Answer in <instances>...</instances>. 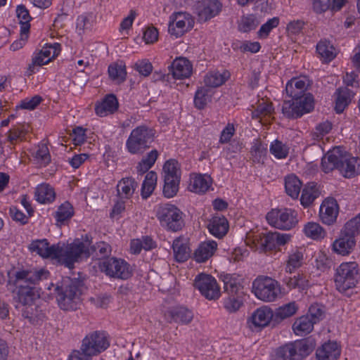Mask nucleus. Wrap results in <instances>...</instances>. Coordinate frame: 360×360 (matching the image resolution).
<instances>
[{
  "instance_id": "obj_2",
  "label": "nucleus",
  "mask_w": 360,
  "mask_h": 360,
  "mask_svg": "<svg viewBox=\"0 0 360 360\" xmlns=\"http://www.w3.org/2000/svg\"><path fill=\"white\" fill-rule=\"evenodd\" d=\"M307 89L303 79L293 78L287 83L285 91L292 100L285 101L282 106V112L286 117L296 119L314 109V97L305 93Z\"/></svg>"
},
{
  "instance_id": "obj_57",
  "label": "nucleus",
  "mask_w": 360,
  "mask_h": 360,
  "mask_svg": "<svg viewBox=\"0 0 360 360\" xmlns=\"http://www.w3.org/2000/svg\"><path fill=\"white\" fill-rule=\"evenodd\" d=\"M60 44L58 43H54L52 44H47L46 46L44 47L40 53L46 58L49 59V61L51 59L56 58L58 56L60 52Z\"/></svg>"
},
{
  "instance_id": "obj_53",
  "label": "nucleus",
  "mask_w": 360,
  "mask_h": 360,
  "mask_svg": "<svg viewBox=\"0 0 360 360\" xmlns=\"http://www.w3.org/2000/svg\"><path fill=\"white\" fill-rule=\"evenodd\" d=\"M269 150L278 159L285 158L288 154V147L277 139L271 143Z\"/></svg>"
},
{
  "instance_id": "obj_7",
  "label": "nucleus",
  "mask_w": 360,
  "mask_h": 360,
  "mask_svg": "<svg viewBox=\"0 0 360 360\" xmlns=\"http://www.w3.org/2000/svg\"><path fill=\"white\" fill-rule=\"evenodd\" d=\"M290 238L287 233L278 232H268L254 234L248 238V243L253 244L255 250L259 252H267L276 249L286 244Z\"/></svg>"
},
{
  "instance_id": "obj_58",
  "label": "nucleus",
  "mask_w": 360,
  "mask_h": 360,
  "mask_svg": "<svg viewBox=\"0 0 360 360\" xmlns=\"http://www.w3.org/2000/svg\"><path fill=\"white\" fill-rule=\"evenodd\" d=\"M315 324L324 318V311L318 304H311L306 314Z\"/></svg>"
},
{
  "instance_id": "obj_35",
  "label": "nucleus",
  "mask_w": 360,
  "mask_h": 360,
  "mask_svg": "<svg viewBox=\"0 0 360 360\" xmlns=\"http://www.w3.org/2000/svg\"><path fill=\"white\" fill-rule=\"evenodd\" d=\"M210 186V178L201 174L195 175L191 180L189 189L191 191L201 193L206 192Z\"/></svg>"
},
{
  "instance_id": "obj_20",
  "label": "nucleus",
  "mask_w": 360,
  "mask_h": 360,
  "mask_svg": "<svg viewBox=\"0 0 360 360\" xmlns=\"http://www.w3.org/2000/svg\"><path fill=\"white\" fill-rule=\"evenodd\" d=\"M165 319L169 323L188 324L193 319V313L188 308L179 306L171 308L165 311Z\"/></svg>"
},
{
  "instance_id": "obj_43",
  "label": "nucleus",
  "mask_w": 360,
  "mask_h": 360,
  "mask_svg": "<svg viewBox=\"0 0 360 360\" xmlns=\"http://www.w3.org/2000/svg\"><path fill=\"white\" fill-rule=\"evenodd\" d=\"M298 307L295 302H289L276 309L274 312V318L276 320H283L294 315Z\"/></svg>"
},
{
  "instance_id": "obj_19",
  "label": "nucleus",
  "mask_w": 360,
  "mask_h": 360,
  "mask_svg": "<svg viewBox=\"0 0 360 360\" xmlns=\"http://www.w3.org/2000/svg\"><path fill=\"white\" fill-rule=\"evenodd\" d=\"M338 212L339 207L336 200L333 198H326L320 207V218L323 223L331 225L336 221Z\"/></svg>"
},
{
  "instance_id": "obj_50",
  "label": "nucleus",
  "mask_w": 360,
  "mask_h": 360,
  "mask_svg": "<svg viewBox=\"0 0 360 360\" xmlns=\"http://www.w3.org/2000/svg\"><path fill=\"white\" fill-rule=\"evenodd\" d=\"M295 352L292 348L291 343L280 347L276 352L273 360H296L294 359ZM298 360V359H297Z\"/></svg>"
},
{
  "instance_id": "obj_22",
  "label": "nucleus",
  "mask_w": 360,
  "mask_h": 360,
  "mask_svg": "<svg viewBox=\"0 0 360 360\" xmlns=\"http://www.w3.org/2000/svg\"><path fill=\"white\" fill-rule=\"evenodd\" d=\"M139 186L138 182L132 177L122 178L118 181L116 188L117 198L120 199H130Z\"/></svg>"
},
{
  "instance_id": "obj_37",
  "label": "nucleus",
  "mask_w": 360,
  "mask_h": 360,
  "mask_svg": "<svg viewBox=\"0 0 360 360\" xmlns=\"http://www.w3.org/2000/svg\"><path fill=\"white\" fill-rule=\"evenodd\" d=\"M314 323L307 316L297 319L292 325V329L296 335H304L309 333L314 328Z\"/></svg>"
},
{
  "instance_id": "obj_3",
  "label": "nucleus",
  "mask_w": 360,
  "mask_h": 360,
  "mask_svg": "<svg viewBox=\"0 0 360 360\" xmlns=\"http://www.w3.org/2000/svg\"><path fill=\"white\" fill-rule=\"evenodd\" d=\"M359 160L351 156L341 147L329 150L321 159V169L329 173L337 169L345 178L354 177L359 173Z\"/></svg>"
},
{
  "instance_id": "obj_52",
  "label": "nucleus",
  "mask_w": 360,
  "mask_h": 360,
  "mask_svg": "<svg viewBox=\"0 0 360 360\" xmlns=\"http://www.w3.org/2000/svg\"><path fill=\"white\" fill-rule=\"evenodd\" d=\"M73 207L70 202H65L62 204L56 212V219L59 222H64L70 219L73 215Z\"/></svg>"
},
{
  "instance_id": "obj_41",
  "label": "nucleus",
  "mask_w": 360,
  "mask_h": 360,
  "mask_svg": "<svg viewBox=\"0 0 360 360\" xmlns=\"http://www.w3.org/2000/svg\"><path fill=\"white\" fill-rule=\"evenodd\" d=\"M303 231L304 234L310 238L319 240L326 236V231L321 225L316 222H308L304 226Z\"/></svg>"
},
{
  "instance_id": "obj_14",
  "label": "nucleus",
  "mask_w": 360,
  "mask_h": 360,
  "mask_svg": "<svg viewBox=\"0 0 360 360\" xmlns=\"http://www.w3.org/2000/svg\"><path fill=\"white\" fill-rule=\"evenodd\" d=\"M101 271L110 277L127 279L131 275L129 264L122 259L107 258L99 264Z\"/></svg>"
},
{
  "instance_id": "obj_48",
  "label": "nucleus",
  "mask_w": 360,
  "mask_h": 360,
  "mask_svg": "<svg viewBox=\"0 0 360 360\" xmlns=\"http://www.w3.org/2000/svg\"><path fill=\"white\" fill-rule=\"evenodd\" d=\"M341 231L353 238L360 234V213L347 221Z\"/></svg>"
},
{
  "instance_id": "obj_10",
  "label": "nucleus",
  "mask_w": 360,
  "mask_h": 360,
  "mask_svg": "<svg viewBox=\"0 0 360 360\" xmlns=\"http://www.w3.org/2000/svg\"><path fill=\"white\" fill-rule=\"evenodd\" d=\"M163 195L170 198L176 195L181 179V168L179 163L174 159H170L163 166Z\"/></svg>"
},
{
  "instance_id": "obj_51",
  "label": "nucleus",
  "mask_w": 360,
  "mask_h": 360,
  "mask_svg": "<svg viewBox=\"0 0 360 360\" xmlns=\"http://www.w3.org/2000/svg\"><path fill=\"white\" fill-rule=\"evenodd\" d=\"M158 157V152L157 150H152L148 153L146 158L137 166V169L139 172L145 173L150 169L155 164Z\"/></svg>"
},
{
  "instance_id": "obj_24",
  "label": "nucleus",
  "mask_w": 360,
  "mask_h": 360,
  "mask_svg": "<svg viewBox=\"0 0 360 360\" xmlns=\"http://www.w3.org/2000/svg\"><path fill=\"white\" fill-rule=\"evenodd\" d=\"M274 317V311L272 309L267 307L263 306L257 309L252 314L250 321L255 327H265Z\"/></svg>"
},
{
  "instance_id": "obj_61",
  "label": "nucleus",
  "mask_w": 360,
  "mask_h": 360,
  "mask_svg": "<svg viewBox=\"0 0 360 360\" xmlns=\"http://www.w3.org/2000/svg\"><path fill=\"white\" fill-rule=\"evenodd\" d=\"M47 244L48 241L46 239L37 240L32 242L29 246V249L32 252H34L44 257V254L47 252Z\"/></svg>"
},
{
  "instance_id": "obj_11",
  "label": "nucleus",
  "mask_w": 360,
  "mask_h": 360,
  "mask_svg": "<svg viewBox=\"0 0 360 360\" xmlns=\"http://www.w3.org/2000/svg\"><path fill=\"white\" fill-rule=\"evenodd\" d=\"M110 347V340L104 331H94L82 340L79 351L90 356H97Z\"/></svg>"
},
{
  "instance_id": "obj_34",
  "label": "nucleus",
  "mask_w": 360,
  "mask_h": 360,
  "mask_svg": "<svg viewBox=\"0 0 360 360\" xmlns=\"http://www.w3.org/2000/svg\"><path fill=\"white\" fill-rule=\"evenodd\" d=\"M34 193L36 200L40 203H49L55 199L54 190L47 184L38 186Z\"/></svg>"
},
{
  "instance_id": "obj_40",
  "label": "nucleus",
  "mask_w": 360,
  "mask_h": 360,
  "mask_svg": "<svg viewBox=\"0 0 360 360\" xmlns=\"http://www.w3.org/2000/svg\"><path fill=\"white\" fill-rule=\"evenodd\" d=\"M316 51L325 62L331 61L336 56L333 46L328 41H321L316 46Z\"/></svg>"
},
{
  "instance_id": "obj_31",
  "label": "nucleus",
  "mask_w": 360,
  "mask_h": 360,
  "mask_svg": "<svg viewBox=\"0 0 360 360\" xmlns=\"http://www.w3.org/2000/svg\"><path fill=\"white\" fill-rule=\"evenodd\" d=\"M336 95L335 110L337 113H341L351 102L354 94L347 87H340Z\"/></svg>"
},
{
  "instance_id": "obj_25",
  "label": "nucleus",
  "mask_w": 360,
  "mask_h": 360,
  "mask_svg": "<svg viewBox=\"0 0 360 360\" xmlns=\"http://www.w3.org/2000/svg\"><path fill=\"white\" fill-rule=\"evenodd\" d=\"M229 227L227 219L219 214H216L208 224L210 232L219 238L224 237L227 233Z\"/></svg>"
},
{
  "instance_id": "obj_49",
  "label": "nucleus",
  "mask_w": 360,
  "mask_h": 360,
  "mask_svg": "<svg viewBox=\"0 0 360 360\" xmlns=\"http://www.w3.org/2000/svg\"><path fill=\"white\" fill-rule=\"evenodd\" d=\"M259 24V21L255 15H248L241 18L238 29L240 32H248L256 29Z\"/></svg>"
},
{
  "instance_id": "obj_55",
  "label": "nucleus",
  "mask_w": 360,
  "mask_h": 360,
  "mask_svg": "<svg viewBox=\"0 0 360 360\" xmlns=\"http://www.w3.org/2000/svg\"><path fill=\"white\" fill-rule=\"evenodd\" d=\"M286 285L290 288L304 289L308 285V281L301 274H297L293 277H286L284 280Z\"/></svg>"
},
{
  "instance_id": "obj_21",
  "label": "nucleus",
  "mask_w": 360,
  "mask_h": 360,
  "mask_svg": "<svg viewBox=\"0 0 360 360\" xmlns=\"http://www.w3.org/2000/svg\"><path fill=\"white\" fill-rule=\"evenodd\" d=\"M192 65L185 58H176L171 65V72L173 77L178 79L188 78L192 73Z\"/></svg>"
},
{
  "instance_id": "obj_16",
  "label": "nucleus",
  "mask_w": 360,
  "mask_h": 360,
  "mask_svg": "<svg viewBox=\"0 0 360 360\" xmlns=\"http://www.w3.org/2000/svg\"><path fill=\"white\" fill-rule=\"evenodd\" d=\"M193 285L207 300H215L220 296L219 286L216 279L211 275L198 274L194 280Z\"/></svg>"
},
{
  "instance_id": "obj_18",
  "label": "nucleus",
  "mask_w": 360,
  "mask_h": 360,
  "mask_svg": "<svg viewBox=\"0 0 360 360\" xmlns=\"http://www.w3.org/2000/svg\"><path fill=\"white\" fill-rule=\"evenodd\" d=\"M222 4L219 0H201L195 5V13L200 20L206 22L217 15L221 11Z\"/></svg>"
},
{
  "instance_id": "obj_8",
  "label": "nucleus",
  "mask_w": 360,
  "mask_h": 360,
  "mask_svg": "<svg viewBox=\"0 0 360 360\" xmlns=\"http://www.w3.org/2000/svg\"><path fill=\"white\" fill-rule=\"evenodd\" d=\"M359 278L358 264L356 262L342 263L336 269V288L339 292H345L348 289L355 287Z\"/></svg>"
},
{
  "instance_id": "obj_30",
  "label": "nucleus",
  "mask_w": 360,
  "mask_h": 360,
  "mask_svg": "<svg viewBox=\"0 0 360 360\" xmlns=\"http://www.w3.org/2000/svg\"><path fill=\"white\" fill-rule=\"evenodd\" d=\"M217 244L215 241L202 243L194 252V259L198 262H204L211 257L217 250Z\"/></svg>"
},
{
  "instance_id": "obj_38",
  "label": "nucleus",
  "mask_w": 360,
  "mask_h": 360,
  "mask_svg": "<svg viewBox=\"0 0 360 360\" xmlns=\"http://www.w3.org/2000/svg\"><path fill=\"white\" fill-rule=\"evenodd\" d=\"M229 77L228 72L220 73L219 72H210L207 73L205 78L204 82L205 87H217L222 85Z\"/></svg>"
},
{
  "instance_id": "obj_42",
  "label": "nucleus",
  "mask_w": 360,
  "mask_h": 360,
  "mask_svg": "<svg viewBox=\"0 0 360 360\" xmlns=\"http://www.w3.org/2000/svg\"><path fill=\"white\" fill-rule=\"evenodd\" d=\"M157 174L150 171L147 173L142 184L141 196L143 198H148L155 189L157 181Z\"/></svg>"
},
{
  "instance_id": "obj_32",
  "label": "nucleus",
  "mask_w": 360,
  "mask_h": 360,
  "mask_svg": "<svg viewBox=\"0 0 360 360\" xmlns=\"http://www.w3.org/2000/svg\"><path fill=\"white\" fill-rule=\"evenodd\" d=\"M319 195L317 185L313 182L309 183L302 190L300 198L301 204L304 207H309Z\"/></svg>"
},
{
  "instance_id": "obj_44",
  "label": "nucleus",
  "mask_w": 360,
  "mask_h": 360,
  "mask_svg": "<svg viewBox=\"0 0 360 360\" xmlns=\"http://www.w3.org/2000/svg\"><path fill=\"white\" fill-rule=\"evenodd\" d=\"M30 131L28 124H23L20 127L11 129L8 131V140L11 145L16 144L18 141L25 139V135Z\"/></svg>"
},
{
  "instance_id": "obj_46",
  "label": "nucleus",
  "mask_w": 360,
  "mask_h": 360,
  "mask_svg": "<svg viewBox=\"0 0 360 360\" xmlns=\"http://www.w3.org/2000/svg\"><path fill=\"white\" fill-rule=\"evenodd\" d=\"M303 260V254L299 250L292 251L288 257L287 265L285 267L286 272L291 274L295 269L299 268Z\"/></svg>"
},
{
  "instance_id": "obj_33",
  "label": "nucleus",
  "mask_w": 360,
  "mask_h": 360,
  "mask_svg": "<svg viewBox=\"0 0 360 360\" xmlns=\"http://www.w3.org/2000/svg\"><path fill=\"white\" fill-rule=\"evenodd\" d=\"M110 78L116 84H121L126 80L127 71L122 62L112 63L108 67Z\"/></svg>"
},
{
  "instance_id": "obj_5",
  "label": "nucleus",
  "mask_w": 360,
  "mask_h": 360,
  "mask_svg": "<svg viewBox=\"0 0 360 360\" xmlns=\"http://www.w3.org/2000/svg\"><path fill=\"white\" fill-rule=\"evenodd\" d=\"M155 131L146 125L134 129L126 142L128 151L131 154H141L149 148L154 141Z\"/></svg>"
},
{
  "instance_id": "obj_54",
  "label": "nucleus",
  "mask_w": 360,
  "mask_h": 360,
  "mask_svg": "<svg viewBox=\"0 0 360 360\" xmlns=\"http://www.w3.org/2000/svg\"><path fill=\"white\" fill-rule=\"evenodd\" d=\"M332 129V124L328 121L323 122L319 124L311 132V135L312 139L314 141H319L323 136L328 134Z\"/></svg>"
},
{
  "instance_id": "obj_12",
  "label": "nucleus",
  "mask_w": 360,
  "mask_h": 360,
  "mask_svg": "<svg viewBox=\"0 0 360 360\" xmlns=\"http://www.w3.org/2000/svg\"><path fill=\"white\" fill-rule=\"evenodd\" d=\"M266 219L271 226L283 230H290L298 222L297 212L290 208L272 210L267 213Z\"/></svg>"
},
{
  "instance_id": "obj_36",
  "label": "nucleus",
  "mask_w": 360,
  "mask_h": 360,
  "mask_svg": "<svg viewBox=\"0 0 360 360\" xmlns=\"http://www.w3.org/2000/svg\"><path fill=\"white\" fill-rule=\"evenodd\" d=\"M213 91L211 89L202 86L195 92L194 97L195 106L199 109H203L207 104L212 101Z\"/></svg>"
},
{
  "instance_id": "obj_45",
  "label": "nucleus",
  "mask_w": 360,
  "mask_h": 360,
  "mask_svg": "<svg viewBox=\"0 0 360 360\" xmlns=\"http://www.w3.org/2000/svg\"><path fill=\"white\" fill-rule=\"evenodd\" d=\"M33 157L40 166H46L51 162V155L47 146L41 143L33 153Z\"/></svg>"
},
{
  "instance_id": "obj_6",
  "label": "nucleus",
  "mask_w": 360,
  "mask_h": 360,
  "mask_svg": "<svg viewBox=\"0 0 360 360\" xmlns=\"http://www.w3.org/2000/svg\"><path fill=\"white\" fill-rule=\"evenodd\" d=\"M224 292L228 297L224 300V307L229 312H236L243 304V286L233 275H225L222 279Z\"/></svg>"
},
{
  "instance_id": "obj_23",
  "label": "nucleus",
  "mask_w": 360,
  "mask_h": 360,
  "mask_svg": "<svg viewBox=\"0 0 360 360\" xmlns=\"http://www.w3.org/2000/svg\"><path fill=\"white\" fill-rule=\"evenodd\" d=\"M356 245V240L341 231L340 236L333 243V250L339 255L349 254Z\"/></svg>"
},
{
  "instance_id": "obj_1",
  "label": "nucleus",
  "mask_w": 360,
  "mask_h": 360,
  "mask_svg": "<svg viewBox=\"0 0 360 360\" xmlns=\"http://www.w3.org/2000/svg\"><path fill=\"white\" fill-rule=\"evenodd\" d=\"M49 272L43 269H19L8 273V284L15 286V290L12 291L14 306L30 322L39 317L34 304L39 293L33 285L46 278Z\"/></svg>"
},
{
  "instance_id": "obj_15",
  "label": "nucleus",
  "mask_w": 360,
  "mask_h": 360,
  "mask_svg": "<svg viewBox=\"0 0 360 360\" xmlns=\"http://www.w3.org/2000/svg\"><path fill=\"white\" fill-rule=\"evenodd\" d=\"M90 256L89 245L86 243L75 240L68 245L63 250V264L69 269L74 267V264L83 258Z\"/></svg>"
},
{
  "instance_id": "obj_63",
  "label": "nucleus",
  "mask_w": 360,
  "mask_h": 360,
  "mask_svg": "<svg viewBox=\"0 0 360 360\" xmlns=\"http://www.w3.org/2000/svg\"><path fill=\"white\" fill-rule=\"evenodd\" d=\"M47 252L44 254V257H51L53 259H59L63 261V249L59 245H53L49 246L47 244Z\"/></svg>"
},
{
  "instance_id": "obj_60",
  "label": "nucleus",
  "mask_w": 360,
  "mask_h": 360,
  "mask_svg": "<svg viewBox=\"0 0 360 360\" xmlns=\"http://www.w3.org/2000/svg\"><path fill=\"white\" fill-rule=\"evenodd\" d=\"M279 24L278 18L274 17L269 19L266 23L262 25L258 31V34L261 38H266L269 32L274 27H276Z\"/></svg>"
},
{
  "instance_id": "obj_39",
  "label": "nucleus",
  "mask_w": 360,
  "mask_h": 360,
  "mask_svg": "<svg viewBox=\"0 0 360 360\" xmlns=\"http://www.w3.org/2000/svg\"><path fill=\"white\" fill-rule=\"evenodd\" d=\"M302 182L294 174L289 175L285 179L286 193L292 198H297L300 193Z\"/></svg>"
},
{
  "instance_id": "obj_47",
  "label": "nucleus",
  "mask_w": 360,
  "mask_h": 360,
  "mask_svg": "<svg viewBox=\"0 0 360 360\" xmlns=\"http://www.w3.org/2000/svg\"><path fill=\"white\" fill-rule=\"evenodd\" d=\"M266 152L267 144H264L259 139L254 140L250 150L254 162H259Z\"/></svg>"
},
{
  "instance_id": "obj_64",
  "label": "nucleus",
  "mask_w": 360,
  "mask_h": 360,
  "mask_svg": "<svg viewBox=\"0 0 360 360\" xmlns=\"http://www.w3.org/2000/svg\"><path fill=\"white\" fill-rule=\"evenodd\" d=\"M235 128L233 124L229 123L226 127L221 131L220 137H219V143L221 144L227 143L231 139V138L235 134Z\"/></svg>"
},
{
  "instance_id": "obj_62",
  "label": "nucleus",
  "mask_w": 360,
  "mask_h": 360,
  "mask_svg": "<svg viewBox=\"0 0 360 360\" xmlns=\"http://www.w3.org/2000/svg\"><path fill=\"white\" fill-rule=\"evenodd\" d=\"M134 68L141 75L147 77L151 73L153 65L148 60H141L134 64Z\"/></svg>"
},
{
  "instance_id": "obj_13",
  "label": "nucleus",
  "mask_w": 360,
  "mask_h": 360,
  "mask_svg": "<svg viewBox=\"0 0 360 360\" xmlns=\"http://www.w3.org/2000/svg\"><path fill=\"white\" fill-rule=\"evenodd\" d=\"M252 288L256 297L264 302H273L281 294L278 281L270 277L255 279L252 283Z\"/></svg>"
},
{
  "instance_id": "obj_26",
  "label": "nucleus",
  "mask_w": 360,
  "mask_h": 360,
  "mask_svg": "<svg viewBox=\"0 0 360 360\" xmlns=\"http://www.w3.org/2000/svg\"><path fill=\"white\" fill-rule=\"evenodd\" d=\"M319 360H338L340 355V349L335 342H328L316 350Z\"/></svg>"
},
{
  "instance_id": "obj_27",
  "label": "nucleus",
  "mask_w": 360,
  "mask_h": 360,
  "mask_svg": "<svg viewBox=\"0 0 360 360\" xmlns=\"http://www.w3.org/2000/svg\"><path fill=\"white\" fill-rule=\"evenodd\" d=\"M118 108V101L113 94L107 95L103 101L96 105L95 111L97 115L105 117L112 114Z\"/></svg>"
},
{
  "instance_id": "obj_17",
  "label": "nucleus",
  "mask_w": 360,
  "mask_h": 360,
  "mask_svg": "<svg viewBox=\"0 0 360 360\" xmlns=\"http://www.w3.org/2000/svg\"><path fill=\"white\" fill-rule=\"evenodd\" d=\"M193 25L194 20L190 14L183 12L174 13L169 17L168 32L171 35L178 38L191 30Z\"/></svg>"
},
{
  "instance_id": "obj_59",
  "label": "nucleus",
  "mask_w": 360,
  "mask_h": 360,
  "mask_svg": "<svg viewBox=\"0 0 360 360\" xmlns=\"http://www.w3.org/2000/svg\"><path fill=\"white\" fill-rule=\"evenodd\" d=\"M333 266V260L323 252L318 255L316 259V266L318 269L325 271Z\"/></svg>"
},
{
  "instance_id": "obj_29",
  "label": "nucleus",
  "mask_w": 360,
  "mask_h": 360,
  "mask_svg": "<svg viewBox=\"0 0 360 360\" xmlns=\"http://www.w3.org/2000/svg\"><path fill=\"white\" fill-rule=\"evenodd\" d=\"M294 352H295V358L294 359L302 360L308 356L315 348V342L314 340L307 338L294 342H291Z\"/></svg>"
},
{
  "instance_id": "obj_56",
  "label": "nucleus",
  "mask_w": 360,
  "mask_h": 360,
  "mask_svg": "<svg viewBox=\"0 0 360 360\" xmlns=\"http://www.w3.org/2000/svg\"><path fill=\"white\" fill-rule=\"evenodd\" d=\"M274 111L272 103L264 99L259 101L256 110L252 112L253 117L270 115Z\"/></svg>"
},
{
  "instance_id": "obj_28",
  "label": "nucleus",
  "mask_w": 360,
  "mask_h": 360,
  "mask_svg": "<svg viewBox=\"0 0 360 360\" xmlns=\"http://www.w3.org/2000/svg\"><path fill=\"white\" fill-rule=\"evenodd\" d=\"M172 248L175 259L179 262L186 261L191 255V249L186 238L179 237L173 241Z\"/></svg>"
},
{
  "instance_id": "obj_9",
  "label": "nucleus",
  "mask_w": 360,
  "mask_h": 360,
  "mask_svg": "<svg viewBox=\"0 0 360 360\" xmlns=\"http://www.w3.org/2000/svg\"><path fill=\"white\" fill-rule=\"evenodd\" d=\"M156 216L162 227L178 231L184 226L183 212L175 205L166 203L159 206Z\"/></svg>"
},
{
  "instance_id": "obj_4",
  "label": "nucleus",
  "mask_w": 360,
  "mask_h": 360,
  "mask_svg": "<svg viewBox=\"0 0 360 360\" xmlns=\"http://www.w3.org/2000/svg\"><path fill=\"white\" fill-rule=\"evenodd\" d=\"M56 300L63 310L76 309L81 295V282L69 277L63 278L55 288Z\"/></svg>"
}]
</instances>
